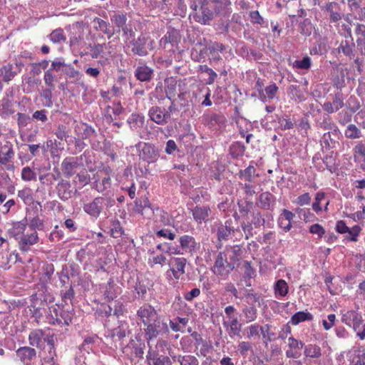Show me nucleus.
Instances as JSON below:
<instances>
[{"label": "nucleus", "mask_w": 365, "mask_h": 365, "mask_svg": "<svg viewBox=\"0 0 365 365\" xmlns=\"http://www.w3.org/2000/svg\"><path fill=\"white\" fill-rule=\"evenodd\" d=\"M46 319L48 323L51 324H64L68 325L72 320V314L63 310V307L55 304L49 307Z\"/></svg>", "instance_id": "7ed1b4c3"}, {"label": "nucleus", "mask_w": 365, "mask_h": 365, "mask_svg": "<svg viewBox=\"0 0 365 365\" xmlns=\"http://www.w3.org/2000/svg\"><path fill=\"white\" fill-rule=\"evenodd\" d=\"M44 81L46 84H47L49 86H53L54 83L56 81V78L54 76L51 69H48L45 72Z\"/></svg>", "instance_id": "774afa93"}, {"label": "nucleus", "mask_w": 365, "mask_h": 365, "mask_svg": "<svg viewBox=\"0 0 365 365\" xmlns=\"http://www.w3.org/2000/svg\"><path fill=\"white\" fill-rule=\"evenodd\" d=\"M336 316L334 314H330L327 316V320H322V325L325 330L331 329L335 323Z\"/></svg>", "instance_id": "052dcab7"}, {"label": "nucleus", "mask_w": 365, "mask_h": 365, "mask_svg": "<svg viewBox=\"0 0 365 365\" xmlns=\"http://www.w3.org/2000/svg\"><path fill=\"white\" fill-rule=\"evenodd\" d=\"M178 242L180 247L185 255H192L196 252L197 243L192 236L188 235H182L179 237Z\"/></svg>", "instance_id": "9b49d317"}, {"label": "nucleus", "mask_w": 365, "mask_h": 365, "mask_svg": "<svg viewBox=\"0 0 365 365\" xmlns=\"http://www.w3.org/2000/svg\"><path fill=\"white\" fill-rule=\"evenodd\" d=\"M14 156L11 143L6 142V143L0 148V163L6 166L7 170L14 168L13 165L9 164Z\"/></svg>", "instance_id": "4468645a"}, {"label": "nucleus", "mask_w": 365, "mask_h": 365, "mask_svg": "<svg viewBox=\"0 0 365 365\" xmlns=\"http://www.w3.org/2000/svg\"><path fill=\"white\" fill-rule=\"evenodd\" d=\"M79 138L86 139L94 133V130L86 124L80 123L75 127Z\"/></svg>", "instance_id": "72a5a7b5"}, {"label": "nucleus", "mask_w": 365, "mask_h": 365, "mask_svg": "<svg viewBox=\"0 0 365 365\" xmlns=\"http://www.w3.org/2000/svg\"><path fill=\"white\" fill-rule=\"evenodd\" d=\"M147 38L145 36L141 35L137 40L133 39L129 41V44H131L133 47L132 51L138 56H144L147 55L148 51L145 48Z\"/></svg>", "instance_id": "4be33fe9"}, {"label": "nucleus", "mask_w": 365, "mask_h": 365, "mask_svg": "<svg viewBox=\"0 0 365 365\" xmlns=\"http://www.w3.org/2000/svg\"><path fill=\"white\" fill-rule=\"evenodd\" d=\"M304 353L307 357L310 358H318L322 355L320 347L312 344L306 346Z\"/></svg>", "instance_id": "ea45409f"}, {"label": "nucleus", "mask_w": 365, "mask_h": 365, "mask_svg": "<svg viewBox=\"0 0 365 365\" xmlns=\"http://www.w3.org/2000/svg\"><path fill=\"white\" fill-rule=\"evenodd\" d=\"M242 313L247 323L255 322L258 316L257 309L255 306H246L242 309Z\"/></svg>", "instance_id": "2f4dec72"}, {"label": "nucleus", "mask_w": 365, "mask_h": 365, "mask_svg": "<svg viewBox=\"0 0 365 365\" xmlns=\"http://www.w3.org/2000/svg\"><path fill=\"white\" fill-rule=\"evenodd\" d=\"M174 361H177L180 365H199L198 359L192 355H178L173 356Z\"/></svg>", "instance_id": "473e14b6"}, {"label": "nucleus", "mask_w": 365, "mask_h": 365, "mask_svg": "<svg viewBox=\"0 0 365 365\" xmlns=\"http://www.w3.org/2000/svg\"><path fill=\"white\" fill-rule=\"evenodd\" d=\"M311 65L312 61L309 56H304L302 59L296 60L293 63V67L298 70H308Z\"/></svg>", "instance_id": "37998d69"}, {"label": "nucleus", "mask_w": 365, "mask_h": 365, "mask_svg": "<svg viewBox=\"0 0 365 365\" xmlns=\"http://www.w3.org/2000/svg\"><path fill=\"white\" fill-rule=\"evenodd\" d=\"M144 118L143 116L133 113L128 119V123L130 125V127L140 126L143 124Z\"/></svg>", "instance_id": "de8ad7c7"}, {"label": "nucleus", "mask_w": 365, "mask_h": 365, "mask_svg": "<svg viewBox=\"0 0 365 365\" xmlns=\"http://www.w3.org/2000/svg\"><path fill=\"white\" fill-rule=\"evenodd\" d=\"M148 365H172L170 359L165 354H160L158 351L149 349L147 354Z\"/></svg>", "instance_id": "ddd939ff"}, {"label": "nucleus", "mask_w": 365, "mask_h": 365, "mask_svg": "<svg viewBox=\"0 0 365 365\" xmlns=\"http://www.w3.org/2000/svg\"><path fill=\"white\" fill-rule=\"evenodd\" d=\"M177 89V81L173 78H168L165 80V91H175Z\"/></svg>", "instance_id": "e2e57ef3"}, {"label": "nucleus", "mask_w": 365, "mask_h": 365, "mask_svg": "<svg viewBox=\"0 0 365 365\" xmlns=\"http://www.w3.org/2000/svg\"><path fill=\"white\" fill-rule=\"evenodd\" d=\"M341 322L350 327L363 322L362 315L357 310H343L341 312Z\"/></svg>", "instance_id": "9d476101"}, {"label": "nucleus", "mask_w": 365, "mask_h": 365, "mask_svg": "<svg viewBox=\"0 0 365 365\" xmlns=\"http://www.w3.org/2000/svg\"><path fill=\"white\" fill-rule=\"evenodd\" d=\"M264 327L259 326L257 323H254L247 327L245 329V336L247 339L252 337H259V332H261L262 337L266 338V334L264 331Z\"/></svg>", "instance_id": "cd10ccee"}, {"label": "nucleus", "mask_w": 365, "mask_h": 365, "mask_svg": "<svg viewBox=\"0 0 365 365\" xmlns=\"http://www.w3.org/2000/svg\"><path fill=\"white\" fill-rule=\"evenodd\" d=\"M110 21L116 29V32H119L120 30L123 31V35L125 37L126 42L133 38L134 31L132 28L126 24L127 17L125 14L121 11L114 12L113 14L110 16Z\"/></svg>", "instance_id": "423d86ee"}, {"label": "nucleus", "mask_w": 365, "mask_h": 365, "mask_svg": "<svg viewBox=\"0 0 365 365\" xmlns=\"http://www.w3.org/2000/svg\"><path fill=\"white\" fill-rule=\"evenodd\" d=\"M313 319V315L306 311L298 312L295 313L291 318L290 322L292 325H297L304 321H311Z\"/></svg>", "instance_id": "7c9ffc66"}, {"label": "nucleus", "mask_w": 365, "mask_h": 365, "mask_svg": "<svg viewBox=\"0 0 365 365\" xmlns=\"http://www.w3.org/2000/svg\"><path fill=\"white\" fill-rule=\"evenodd\" d=\"M257 176H258V175L256 174V169L252 165H249L245 170H241L239 172L240 178L244 179L248 182H252Z\"/></svg>", "instance_id": "c9c22d12"}, {"label": "nucleus", "mask_w": 365, "mask_h": 365, "mask_svg": "<svg viewBox=\"0 0 365 365\" xmlns=\"http://www.w3.org/2000/svg\"><path fill=\"white\" fill-rule=\"evenodd\" d=\"M58 196L62 200H67L71 197L72 190L71 184L66 180H62L56 186Z\"/></svg>", "instance_id": "393cba45"}, {"label": "nucleus", "mask_w": 365, "mask_h": 365, "mask_svg": "<svg viewBox=\"0 0 365 365\" xmlns=\"http://www.w3.org/2000/svg\"><path fill=\"white\" fill-rule=\"evenodd\" d=\"M91 55L93 58L101 57L105 59H108L106 52L105 51V46H103V43H97L91 46Z\"/></svg>", "instance_id": "58836bf2"}, {"label": "nucleus", "mask_w": 365, "mask_h": 365, "mask_svg": "<svg viewBox=\"0 0 365 365\" xmlns=\"http://www.w3.org/2000/svg\"><path fill=\"white\" fill-rule=\"evenodd\" d=\"M301 33L305 36H310L312 31V24L308 19H305L300 24Z\"/></svg>", "instance_id": "6e6d98bb"}, {"label": "nucleus", "mask_w": 365, "mask_h": 365, "mask_svg": "<svg viewBox=\"0 0 365 365\" xmlns=\"http://www.w3.org/2000/svg\"><path fill=\"white\" fill-rule=\"evenodd\" d=\"M135 210L141 215H150L153 213L151 204L148 197H144L135 201Z\"/></svg>", "instance_id": "a878e982"}, {"label": "nucleus", "mask_w": 365, "mask_h": 365, "mask_svg": "<svg viewBox=\"0 0 365 365\" xmlns=\"http://www.w3.org/2000/svg\"><path fill=\"white\" fill-rule=\"evenodd\" d=\"M149 115L152 120L159 125L165 124L170 118L169 112H165L164 109L159 107H153L149 110Z\"/></svg>", "instance_id": "a211bd4d"}, {"label": "nucleus", "mask_w": 365, "mask_h": 365, "mask_svg": "<svg viewBox=\"0 0 365 365\" xmlns=\"http://www.w3.org/2000/svg\"><path fill=\"white\" fill-rule=\"evenodd\" d=\"M156 235L159 237H164L170 240H173L175 235L168 229H162L156 232Z\"/></svg>", "instance_id": "69168bd1"}, {"label": "nucleus", "mask_w": 365, "mask_h": 365, "mask_svg": "<svg viewBox=\"0 0 365 365\" xmlns=\"http://www.w3.org/2000/svg\"><path fill=\"white\" fill-rule=\"evenodd\" d=\"M207 0H200L201 7L200 10L196 11L193 15L194 19L202 24H208L213 16V12L207 6ZM196 7L195 6L194 8L195 11H197Z\"/></svg>", "instance_id": "0eeeda50"}, {"label": "nucleus", "mask_w": 365, "mask_h": 365, "mask_svg": "<svg viewBox=\"0 0 365 365\" xmlns=\"http://www.w3.org/2000/svg\"><path fill=\"white\" fill-rule=\"evenodd\" d=\"M352 328L354 331L356 332V336L361 340H364L365 339V323L364 322L362 323L355 325Z\"/></svg>", "instance_id": "680f3d73"}, {"label": "nucleus", "mask_w": 365, "mask_h": 365, "mask_svg": "<svg viewBox=\"0 0 365 365\" xmlns=\"http://www.w3.org/2000/svg\"><path fill=\"white\" fill-rule=\"evenodd\" d=\"M47 113L48 111L46 110H36L33 113L32 119L45 123L48 120Z\"/></svg>", "instance_id": "bf43d9fd"}, {"label": "nucleus", "mask_w": 365, "mask_h": 365, "mask_svg": "<svg viewBox=\"0 0 365 365\" xmlns=\"http://www.w3.org/2000/svg\"><path fill=\"white\" fill-rule=\"evenodd\" d=\"M117 40L113 39L112 41H108L106 43H103V46H105V51L106 52V55L108 58L113 57L115 52H116V47L114 44V41Z\"/></svg>", "instance_id": "603ef678"}, {"label": "nucleus", "mask_w": 365, "mask_h": 365, "mask_svg": "<svg viewBox=\"0 0 365 365\" xmlns=\"http://www.w3.org/2000/svg\"><path fill=\"white\" fill-rule=\"evenodd\" d=\"M79 166L80 163H78V160L75 157L66 158L61 163L62 171L67 178L73 175Z\"/></svg>", "instance_id": "2eb2a0df"}, {"label": "nucleus", "mask_w": 365, "mask_h": 365, "mask_svg": "<svg viewBox=\"0 0 365 365\" xmlns=\"http://www.w3.org/2000/svg\"><path fill=\"white\" fill-rule=\"evenodd\" d=\"M347 356L350 365H365V354H360L357 350H351Z\"/></svg>", "instance_id": "c85d7f7f"}, {"label": "nucleus", "mask_w": 365, "mask_h": 365, "mask_svg": "<svg viewBox=\"0 0 365 365\" xmlns=\"http://www.w3.org/2000/svg\"><path fill=\"white\" fill-rule=\"evenodd\" d=\"M180 34L178 30L169 29L166 34L160 39V44L161 46L166 48L167 44L170 43L173 46L177 44L180 41Z\"/></svg>", "instance_id": "b1692460"}, {"label": "nucleus", "mask_w": 365, "mask_h": 365, "mask_svg": "<svg viewBox=\"0 0 365 365\" xmlns=\"http://www.w3.org/2000/svg\"><path fill=\"white\" fill-rule=\"evenodd\" d=\"M137 317L146 327L145 333L148 340L156 338L160 332H169L168 324L165 322L160 323L157 311L150 304L140 307L137 311Z\"/></svg>", "instance_id": "f257e3e1"}, {"label": "nucleus", "mask_w": 365, "mask_h": 365, "mask_svg": "<svg viewBox=\"0 0 365 365\" xmlns=\"http://www.w3.org/2000/svg\"><path fill=\"white\" fill-rule=\"evenodd\" d=\"M237 350L241 355H245L247 351L252 350V344L250 341H242L237 346Z\"/></svg>", "instance_id": "864d4df0"}, {"label": "nucleus", "mask_w": 365, "mask_h": 365, "mask_svg": "<svg viewBox=\"0 0 365 365\" xmlns=\"http://www.w3.org/2000/svg\"><path fill=\"white\" fill-rule=\"evenodd\" d=\"M200 289L199 288H194L190 292L184 293L183 297L187 302H192L195 298L200 294Z\"/></svg>", "instance_id": "13d9d810"}, {"label": "nucleus", "mask_w": 365, "mask_h": 365, "mask_svg": "<svg viewBox=\"0 0 365 365\" xmlns=\"http://www.w3.org/2000/svg\"><path fill=\"white\" fill-rule=\"evenodd\" d=\"M43 332L41 329H35L31 331L29 335V344L31 346L38 347L42 342Z\"/></svg>", "instance_id": "4c0bfd02"}, {"label": "nucleus", "mask_w": 365, "mask_h": 365, "mask_svg": "<svg viewBox=\"0 0 365 365\" xmlns=\"http://www.w3.org/2000/svg\"><path fill=\"white\" fill-rule=\"evenodd\" d=\"M93 29L97 31H101L108 36V38H110L115 31L110 29L109 22L104 21L98 17H95L93 20Z\"/></svg>", "instance_id": "aec40b11"}, {"label": "nucleus", "mask_w": 365, "mask_h": 365, "mask_svg": "<svg viewBox=\"0 0 365 365\" xmlns=\"http://www.w3.org/2000/svg\"><path fill=\"white\" fill-rule=\"evenodd\" d=\"M21 178L24 181L35 180L36 173L29 167H25L21 170Z\"/></svg>", "instance_id": "8fccbe9b"}, {"label": "nucleus", "mask_w": 365, "mask_h": 365, "mask_svg": "<svg viewBox=\"0 0 365 365\" xmlns=\"http://www.w3.org/2000/svg\"><path fill=\"white\" fill-rule=\"evenodd\" d=\"M304 346L302 341L298 340L290 336L287 338V346L286 350V356L289 359H297L301 356V349Z\"/></svg>", "instance_id": "6e6552de"}, {"label": "nucleus", "mask_w": 365, "mask_h": 365, "mask_svg": "<svg viewBox=\"0 0 365 365\" xmlns=\"http://www.w3.org/2000/svg\"><path fill=\"white\" fill-rule=\"evenodd\" d=\"M279 124L280 125L282 129L283 130H289L293 128L294 123L291 120L290 118H279L278 119Z\"/></svg>", "instance_id": "338daca9"}, {"label": "nucleus", "mask_w": 365, "mask_h": 365, "mask_svg": "<svg viewBox=\"0 0 365 365\" xmlns=\"http://www.w3.org/2000/svg\"><path fill=\"white\" fill-rule=\"evenodd\" d=\"M233 232L234 229L230 226V223L228 221H226L225 225H222L218 228V239L220 240H227Z\"/></svg>", "instance_id": "e433bc0d"}, {"label": "nucleus", "mask_w": 365, "mask_h": 365, "mask_svg": "<svg viewBox=\"0 0 365 365\" xmlns=\"http://www.w3.org/2000/svg\"><path fill=\"white\" fill-rule=\"evenodd\" d=\"M16 74V71H14V66L11 64H7L0 68V90L3 89V83L11 81Z\"/></svg>", "instance_id": "bb28decb"}, {"label": "nucleus", "mask_w": 365, "mask_h": 365, "mask_svg": "<svg viewBox=\"0 0 365 365\" xmlns=\"http://www.w3.org/2000/svg\"><path fill=\"white\" fill-rule=\"evenodd\" d=\"M339 53H343L344 55L349 56L352 53V46L348 41H342L338 48Z\"/></svg>", "instance_id": "3c124183"}, {"label": "nucleus", "mask_w": 365, "mask_h": 365, "mask_svg": "<svg viewBox=\"0 0 365 365\" xmlns=\"http://www.w3.org/2000/svg\"><path fill=\"white\" fill-rule=\"evenodd\" d=\"M170 349V344L166 340L164 339H158L157 344L155 345V349H152L153 351H158L159 354L163 353L165 354V349Z\"/></svg>", "instance_id": "4d7b16f0"}, {"label": "nucleus", "mask_w": 365, "mask_h": 365, "mask_svg": "<svg viewBox=\"0 0 365 365\" xmlns=\"http://www.w3.org/2000/svg\"><path fill=\"white\" fill-rule=\"evenodd\" d=\"M96 339L95 336L86 337L83 343L78 347L76 356V363L77 365H88L93 354L91 352L93 350V344Z\"/></svg>", "instance_id": "20e7f679"}, {"label": "nucleus", "mask_w": 365, "mask_h": 365, "mask_svg": "<svg viewBox=\"0 0 365 365\" xmlns=\"http://www.w3.org/2000/svg\"><path fill=\"white\" fill-rule=\"evenodd\" d=\"M16 101H14L11 95H6L0 101V115L6 118L16 111Z\"/></svg>", "instance_id": "f3484780"}, {"label": "nucleus", "mask_w": 365, "mask_h": 365, "mask_svg": "<svg viewBox=\"0 0 365 365\" xmlns=\"http://www.w3.org/2000/svg\"><path fill=\"white\" fill-rule=\"evenodd\" d=\"M53 339H48V344L46 346V350L48 353V356H43V360L46 363H51L53 361L54 357L56 356V352L53 347Z\"/></svg>", "instance_id": "49530a36"}, {"label": "nucleus", "mask_w": 365, "mask_h": 365, "mask_svg": "<svg viewBox=\"0 0 365 365\" xmlns=\"http://www.w3.org/2000/svg\"><path fill=\"white\" fill-rule=\"evenodd\" d=\"M250 21L252 24L262 25L264 23V19L259 14L258 11H252L250 13Z\"/></svg>", "instance_id": "0e129e2a"}, {"label": "nucleus", "mask_w": 365, "mask_h": 365, "mask_svg": "<svg viewBox=\"0 0 365 365\" xmlns=\"http://www.w3.org/2000/svg\"><path fill=\"white\" fill-rule=\"evenodd\" d=\"M152 74L153 70L145 65L138 66L135 70V76L141 81H149Z\"/></svg>", "instance_id": "c756f323"}, {"label": "nucleus", "mask_w": 365, "mask_h": 365, "mask_svg": "<svg viewBox=\"0 0 365 365\" xmlns=\"http://www.w3.org/2000/svg\"><path fill=\"white\" fill-rule=\"evenodd\" d=\"M191 212L196 222L201 224L208 220L211 210L208 206H195Z\"/></svg>", "instance_id": "412c9836"}, {"label": "nucleus", "mask_w": 365, "mask_h": 365, "mask_svg": "<svg viewBox=\"0 0 365 365\" xmlns=\"http://www.w3.org/2000/svg\"><path fill=\"white\" fill-rule=\"evenodd\" d=\"M50 39L52 42L57 43L64 41L66 38L62 29H56L50 34Z\"/></svg>", "instance_id": "09e8293b"}, {"label": "nucleus", "mask_w": 365, "mask_h": 365, "mask_svg": "<svg viewBox=\"0 0 365 365\" xmlns=\"http://www.w3.org/2000/svg\"><path fill=\"white\" fill-rule=\"evenodd\" d=\"M259 100L266 105L277 103L278 97L276 96V93H258Z\"/></svg>", "instance_id": "a19ab883"}, {"label": "nucleus", "mask_w": 365, "mask_h": 365, "mask_svg": "<svg viewBox=\"0 0 365 365\" xmlns=\"http://www.w3.org/2000/svg\"><path fill=\"white\" fill-rule=\"evenodd\" d=\"M111 180L110 176L104 177L102 180H96V188L99 192H103L110 187Z\"/></svg>", "instance_id": "c03bdc74"}, {"label": "nucleus", "mask_w": 365, "mask_h": 365, "mask_svg": "<svg viewBox=\"0 0 365 365\" xmlns=\"http://www.w3.org/2000/svg\"><path fill=\"white\" fill-rule=\"evenodd\" d=\"M38 242V234L36 230H27L19 241V249L24 252L28 251L30 247Z\"/></svg>", "instance_id": "f8f14e48"}, {"label": "nucleus", "mask_w": 365, "mask_h": 365, "mask_svg": "<svg viewBox=\"0 0 365 365\" xmlns=\"http://www.w3.org/2000/svg\"><path fill=\"white\" fill-rule=\"evenodd\" d=\"M243 269H244V277L246 279V285L250 287L251 286V283L250 282V279L253 278L255 276V271L252 267L250 262L245 261L243 263Z\"/></svg>", "instance_id": "79ce46f5"}, {"label": "nucleus", "mask_w": 365, "mask_h": 365, "mask_svg": "<svg viewBox=\"0 0 365 365\" xmlns=\"http://www.w3.org/2000/svg\"><path fill=\"white\" fill-rule=\"evenodd\" d=\"M274 294L276 297H285L289 292V286L285 280L278 279L274 287Z\"/></svg>", "instance_id": "f704fd0d"}, {"label": "nucleus", "mask_w": 365, "mask_h": 365, "mask_svg": "<svg viewBox=\"0 0 365 365\" xmlns=\"http://www.w3.org/2000/svg\"><path fill=\"white\" fill-rule=\"evenodd\" d=\"M240 252L238 247H226L217 255L212 272L220 279H226L235 268V262Z\"/></svg>", "instance_id": "f03ea898"}, {"label": "nucleus", "mask_w": 365, "mask_h": 365, "mask_svg": "<svg viewBox=\"0 0 365 365\" xmlns=\"http://www.w3.org/2000/svg\"><path fill=\"white\" fill-rule=\"evenodd\" d=\"M104 199L96 197L92 202L85 203L83 206V211L91 217L97 218L103 209Z\"/></svg>", "instance_id": "1a4fd4ad"}, {"label": "nucleus", "mask_w": 365, "mask_h": 365, "mask_svg": "<svg viewBox=\"0 0 365 365\" xmlns=\"http://www.w3.org/2000/svg\"><path fill=\"white\" fill-rule=\"evenodd\" d=\"M275 203L274 196L269 192H264L259 195L258 206L264 210H272Z\"/></svg>", "instance_id": "5701e85b"}, {"label": "nucleus", "mask_w": 365, "mask_h": 365, "mask_svg": "<svg viewBox=\"0 0 365 365\" xmlns=\"http://www.w3.org/2000/svg\"><path fill=\"white\" fill-rule=\"evenodd\" d=\"M345 136L351 139L359 138L361 136V131L355 125L350 124L345 130Z\"/></svg>", "instance_id": "a18cd8bd"}, {"label": "nucleus", "mask_w": 365, "mask_h": 365, "mask_svg": "<svg viewBox=\"0 0 365 365\" xmlns=\"http://www.w3.org/2000/svg\"><path fill=\"white\" fill-rule=\"evenodd\" d=\"M169 269L166 272L167 279L170 282L173 279H182L185 273L187 259L184 257H174L169 262Z\"/></svg>", "instance_id": "39448f33"}, {"label": "nucleus", "mask_w": 365, "mask_h": 365, "mask_svg": "<svg viewBox=\"0 0 365 365\" xmlns=\"http://www.w3.org/2000/svg\"><path fill=\"white\" fill-rule=\"evenodd\" d=\"M18 196L25 202L28 203L32 200L31 190L30 188H24L18 192Z\"/></svg>", "instance_id": "5fc2aeb1"}, {"label": "nucleus", "mask_w": 365, "mask_h": 365, "mask_svg": "<svg viewBox=\"0 0 365 365\" xmlns=\"http://www.w3.org/2000/svg\"><path fill=\"white\" fill-rule=\"evenodd\" d=\"M16 357L25 365H30L36 358V351L34 349L29 346H23L16 351Z\"/></svg>", "instance_id": "dca6fc26"}, {"label": "nucleus", "mask_w": 365, "mask_h": 365, "mask_svg": "<svg viewBox=\"0 0 365 365\" xmlns=\"http://www.w3.org/2000/svg\"><path fill=\"white\" fill-rule=\"evenodd\" d=\"M227 321H223L222 325L226 329L228 335L233 338L235 336H240V331L242 324H239V321L237 317L228 318Z\"/></svg>", "instance_id": "6ab92c4d"}]
</instances>
